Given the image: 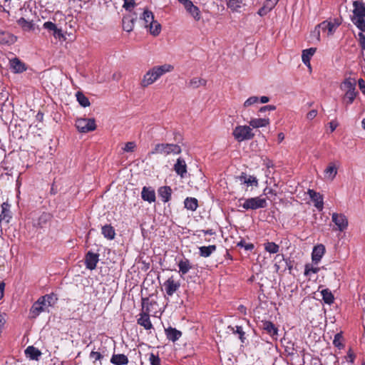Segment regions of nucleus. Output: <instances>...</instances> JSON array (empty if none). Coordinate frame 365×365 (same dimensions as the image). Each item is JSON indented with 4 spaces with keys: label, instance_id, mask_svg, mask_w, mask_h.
I'll return each mask as SVG.
<instances>
[{
    "label": "nucleus",
    "instance_id": "obj_19",
    "mask_svg": "<svg viewBox=\"0 0 365 365\" xmlns=\"http://www.w3.org/2000/svg\"><path fill=\"white\" fill-rule=\"evenodd\" d=\"M325 252V247L323 245L314 246L312 253V259L313 263L317 264Z\"/></svg>",
    "mask_w": 365,
    "mask_h": 365
},
{
    "label": "nucleus",
    "instance_id": "obj_45",
    "mask_svg": "<svg viewBox=\"0 0 365 365\" xmlns=\"http://www.w3.org/2000/svg\"><path fill=\"white\" fill-rule=\"evenodd\" d=\"M44 298V302H46L47 307L53 306L57 301V297L54 294H46L41 297Z\"/></svg>",
    "mask_w": 365,
    "mask_h": 365
},
{
    "label": "nucleus",
    "instance_id": "obj_15",
    "mask_svg": "<svg viewBox=\"0 0 365 365\" xmlns=\"http://www.w3.org/2000/svg\"><path fill=\"white\" fill-rule=\"evenodd\" d=\"M177 263L180 276L186 274L192 268L190 261L184 256L180 257Z\"/></svg>",
    "mask_w": 365,
    "mask_h": 365
},
{
    "label": "nucleus",
    "instance_id": "obj_41",
    "mask_svg": "<svg viewBox=\"0 0 365 365\" xmlns=\"http://www.w3.org/2000/svg\"><path fill=\"white\" fill-rule=\"evenodd\" d=\"M264 249L270 254H275L279 252V247L272 242H267L264 244Z\"/></svg>",
    "mask_w": 365,
    "mask_h": 365
},
{
    "label": "nucleus",
    "instance_id": "obj_63",
    "mask_svg": "<svg viewBox=\"0 0 365 365\" xmlns=\"http://www.w3.org/2000/svg\"><path fill=\"white\" fill-rule=\"evenodd\" d=\"M337 123L334 122V121H331L329 123V128H330V130H331V132H333L336 130V127H337Z\"/></svg>",
    "mask_w": 365,
    "mask_h": 365
},
{
    "label": "nucleus",
    "instance_id": "obj_24",
    "mask_svg": "<svg viewBox=\"0 0 365 365\" xmlns=\"http://www.w3.org/2000/svg\"><path fill=\"white\" fill-rule=\"evenodd\" d=\"M156 306H158L156 301L150 300L149 298L142 299V312L150 314L155 309Z\"/></svg>",
    "mask_w": 365,
    "mask_h": 365
},
{
    "label": "nucleus",
    "instance_id": "obj_6",
    "mask_svg": "<svg viewBox=\"0 0 365 365\" xmlns=\"http://www.w3.org/2000/svg\"><path fill=\"white\" fill-rule=\"evenodd\" d=\"M243 200L244 202L240 205L245 210H257L264 208L267 206V200L261 197H250L247 199L241 198L239 201Z\"/></svg>",
    "mask_w": 365,
    "mask_h": 365
},
{
    "label": "nucleus",
    "instance_id": "obj_30",
    "mask_svg": "<svg viewBox=\"0 0 365 365\" xmlns=\"http://www.w3.org/2000/svg\"><path fill=\"white\" fill-rule=\"evenodd\" d=\"M337 174V168L334 163H330L324 170V177L333 180Z\"/></svg>",
    "mask_w": 365,
    "mask_h": 365
},
{
    "label": "nucleus",
    "instance_id": "obj_56",
    "mask_svg": "<svg viewBox=\"0 0 365 365\" xmlns=\"http://www.w3.org/2000/svg\"><path fill=\"white\" fill-rule=\"evenodd\" d=\"M279 0H266L264 4V6L267 7L269 11H271L275 5L277 4Z\"/></svg>",
    "mask_w": 365,
    "mask_h": 365
},
{
    "label": "nucleus",
    "instance_id": "obj_53",
    "mask_svg": "<svg viewBox=\"0 0 365 365\" xmlns=\"http://www.w3.org/2000/svg\"><path fill=\"white\" fill-rule=\"evenodd\" d=\"M342 335L341 333H338L336 334L335 336H334V341H333V344L335 346L338 347V348H341L343 346L342 344H341V339H342Z\"/></svg>",
    "mask_w": 365,
    "mask_h": 365
},
{
    "label": "nucleus",
    "instance_id": "obj_46",
    "mask_svg": "<svg viewBox=\"0 0 365 365\" xmlns=\"http://www.w3.org/2000/svg\"><path fill=\"white\" fill-rule=\"evenodd\" d=\"M51 215L48 213L43 212L38 220V225L42 227L50 220Z\"/></svg>",
    "mask_w": 365,
    "mask_h": 365
},
{
    "label": "nucleus",
    "instance_id": "obj_62",
    "mask_svg": "<svg viewBox=\"0 0 365 365\" xmlns=\"http://www.w3.org/2000/svg\"><path fill=\"white\" fill-rule=\"evenodd\" d=\"M270 11L267 9V7L265 6H263L259 11H258V14L261 16H263L264 15H266L268 12H269Z\"/></svg>",
    "mask_w": 365,
    "mask_h": 365
},
{
    "label": "nucleus",
    "instance_id": "obj_17",
    "mask_svg": "<svg viewBox=\"0 0 365 365\" xmlns=\"http://www.w3.org/2000/svg\"><path fill=\"white\" fill-rule=\"evenodd\" d=\"M173 169L182 178H185L187 173L185 160L182 158H178L174 164Z\"/></svg>",
    "mask_w": 365,
    "mask_h": 365
},
{
    "label": "nucleus",
    "instance_id": "obj_7",
    "mask_svg": "<svg viewBox=\"0 0 365 365\" xmlns=\"http://www.w3.org/2000/svg\"><path fill=\"white\" fill-rule=\"evenodd\" d=\"M232 135L238 142L250 140L254 137V133L252 132V129L247 125L237 126L233 130Z\"/></svg>",
    "mask_w": 365,
    "mask_h": 365
},
{
    "label": "nucleus",
    "instance_id": "obj_48",
    "mask_svg": "<svg viewBox=\"0 0 365 365\" xmlns=\"http://www.w3.org/2000/svg\"><path fill=\"white\" fill-rule=\"evenodd\" d=\"M259 103V98L257 96H251L248 98L244 103L243 106L248 108Z\"/></svg>",
    "mask_w": 365,
    "mask_h": 365
},
{
    "label": "nucleus",
    "instance_id": "obj_60",
    "mask_svg": "<svg viewBox=\"0 0 365 365\" xmlns=\"http://www.w3.org/2000/svg\"><path fill=\"white\" fill-rule=\"evenodd\" d=\"M275 109H276V107L274 106L267 105V106L261 107L259 109V112L263 113V112H266L267 110H274Z\"/></svg>",
    "mask_w": 365,
    "mask_h": 365
},
{
    "label": "nucleus",
    "instance_id": "obj_33",
    "mask_svg": "<svg viewBox=\"0 0 365 365\" xmlns=\"http://www.w3.org/2000/svg\"><path fill=\"white\" fill-rule=\"evenodd\" d=\"M10 63L11 68L16 73H21L26 70L24 63L17 58L11 59Z\"/></svg>",
    "mask_w": 365,
    "mask_h": 365
},
{
    "label": "nucleus",
    "instance_id": "obj_14",
    "mask_svg": "<svg viewBox=\"0 0 365 365\" xmlns=\"http://www.w3.org/2000/svg\"><path fill=\"white\" fill-rule=\"evenodd\" d=\"M99 261V255L89 251L85 257V264L87 269L93 270L96 269Z\"/></svg>",
    "mask_w": 365,
    "mask_h": 365
},
{
    "label": "nucleus",
    "instance_id": "obj_51",
    "mask_svg": "<svg viewBox=\"0 0 365 365\" xmlns=\"http://www.w3.org/2000/svg\"><path fill=\"white\" fill-rule=\"evenodd\" d=\"M149 361L151 365H161L160 359L158 356L151 353L149 356Z\"/></svg>",
    "mask_w": 365,
    "mask_h": 365
},
{
    "label": "nucleus",
    "instance_id": "obj_36",
    "mask_svg": "<svg viewBox=\"0 0 365 365\" xmlns=\"http://www.w3.org/2000/svg\"><path fill=\"white\" fill-rule=\"evenodd\" d=\"M185 207L191 211H195L197 210L198 203L197 200L194 197H187L185 201Z\"/></svg>",
    "mask_w": 365,
    "mask_h": 365
},
{
    "label": "nucleus",
    "instance_id": "obj_40",
    "mask_svg": "<svg viewBox=\"0 0 365 365\" xmlns=\"http://www.w3.org/2000/svg\"><path fill=\"white\" fill-rule=\"evenodd\" d=\"M18 24L25 31H30L34 29V24L32 21L26 20L21 17L17 21Z\"/></svg>",
    "mask_w": 365,
    "mask_h": 365
},
{
    "label": "nucleus",
    "instance_id": "obj_13",
    "mask_svg": "<svg viewBox=\"0 0 365 365\" xmlns=\"http://www.w3.org/2000/svg\"><path fill=\"white\" fill-rule=\"evenodd\" d=\"M339 26V23L334 20V21H323L318 25V27L322 32L327 34L328 36H331L335 32Z\"/></svg>",
    "mask_w": 365,
    "mask_h": 365
},
{
    "label": "nucleus",
    "instance_id": "obj_25",
    "mask_svg": "<svg viewBox=\"0 0 365 365\" xmlns=\"http://www.w3.org/2000/svg\"><path fill=\"white\" fill-rule=\"evenodd\" d=\"M138 324L143 327L145 329L149 330L153 328V324L150 322L149 314L142 312L140 314V317L138 319Z\"/></svg>",
    "mask_w": 365,
    "mask_h": 365
},
{
    "label": "nucleus",
    "instance_id": "obj_5",
    "mask_svg": "<svg viewBox=\"0 0 365 365\" xmlns=\"http://www.w3.org/2000/svg\"><path fill=\"white\" fill-rule=\"evenodd\" d=\"M181 153L180 147L177 144L158 143L156 144L151 152L152 154H162L168 155L170 154H179Z\"/></svg>",
    "mask_w": 365,
    "mask_h": 365
},
{
    "label": "nucleus",
    "instance_id": "obj_12",
    "mask_svg": "<svg viewBox=\"0 0 365 365\" xmlns=\"http://www.w3.org/2000/svg\"><path fill=\"white\" fill-rule=\"evenodd\" d=\"M236 179L241 185H246L247 187H258V180L255 176L248 175L245 173H242L240 175L236 177Z\"/></svg>",
    "mask_w": 365,
    "mask_h": 365
},
{
    "label": "nucleus",
    "instance_id": "obj_61",
    "mask_svg": "<svg viewBox=\"0 0 365 365\" xmlns=\"http://www.w3.org/2000/svg\"><path fill=\"white\" fill-rule=\"evenodd\" d=\"M317 115V110H312L307 114V118L308 120H312Z\"/></svg>",
    "mask_w": 365,
    "mask_h": 365
},
{
    "label": "nucleus",
    "instance_id": "obj_9",
    "mask_svg": "<svg viewBox=\"0 0 365 365\" xmlns=\"http://www.w3.org/2000/svg\"><path fill=\"white\" fill-rule=\"evenodd\" d=\"M163 287L166 294L172 297L179 289L180 283L178 280H175L173 276H171L163 283Z\"/></svg>",
    "mask_w": 365,
    "mask_h": 365
},
{
    "label": "nucleus",
    "instance_id": "obj_27",
    "mask_svg": "<svg viewBox=\"0 0 365 365\" xmlns=\"http://www.w3.org/2000/svg\"><path fill=\"white\" fill-rule=\"evenodd\" d=\"M158 195L161 197L163 202H167L170 200L172 190L169 186H163L158 189Z\"/></svg>",
    "mask_w": 365,
    "mask_h": 365
},
{
    "label": "nucleus",
    "instance_id": "obj_39",
    "mask_svg": "<svg viewBox=\"0 0 365 365\" xmlns=\"http://www.w3.org/2000/svg\"><path fill=\"white\" fill-rule=\"evenodd\" d=\"M77 101L78 103L86 108L90 106V101L88 98L81 92L78 91L76 94Z\"/></svg>",
    "mask_w": 365,
    "mask_h": 365
},
{
    "label": "nucleus",
    "instance_id": "obj_59",
    "mask_svg": "<svg viewBox=\"0 0 365 365\" xmlns=\"http://www.w3.org/2000/svg\"><path fill=\"white\" fill-rule=\"evenodd\" d=\"M364 31H361L358 34L359 41L363 50L365 51V35L363 34Z\"/></svg>",
    "mask_w": 365,
    "mask_h": 365
},
{
    "label": "nucleus",
    "instance_id": "obj_34",
    "mask_svg": "<svg viewBox=\"0 0 365 365\" xmlns=\"http://www.w3.org/2000/svg\"><path fill=\"white\" fill-rule=\"evenodd\" d=\"M263 329L267 331L271 336H274L277 335L278 329L274 327L273 323L269 321H265L263 322Z\"/></svg>",
    "mask_w": 365,
    "mask_h": 365
},
{
    "label": "nucleus",
    "instance_id": "obj_16",
    "mask_svg": "<svg viewBox=\"0 0 365 365\" xmlns=\"http://www.w3.org/2000/svg\"><path fill=\"white\" fill-rule=\"evenodd\" d=\"M307 193L311 200L314 202L316 208L319 211L322 210L324 206L322 195L319 192H317L311 189L308 190Z\"/></svg>",
    "mask_w": 365,
    "mask_h": 365
},
{
    "label": "nucleus",
    "instance_id": "obj_54",
    "mask_svg": "<svg viewBox=\"0 0 365 365\" xmlns=\"http://www.w3.org/2000/svg\"><path fill=\"white\" fill-rule=\"evenodd\" d=\"M136 147V144L134 142H128L125 143L123 150L125 152H133Z\"/></svg>",
    "mask_w": 365,
    "mask_h": 365
},
{
    "label": "nucleus",
    "instance_id": "obj_3",
    "mask_svg": "<svg viewBox=\"0 0 365 365\" xmlns=\"http://www.w3.org/2000/svg\"><path fill=\"white\" fill-rule=\"evenodd\" d=\"M353 7L352 23L361 31H365V4L359 1H354Z\"/></svg>",
    "mask_w": 365,
    "mask_h": 365
},
{
    "label": "nucleus",
    "instance_id": "obj_18",
    "mask_svg": "<svg viewBox=\"0 0 365 365\" xmlns=\"http://www.w3.org/2000/svg\"><path fill=\"white\" fill-rule=\"evenodd\" d=\"M137 19V16L135 14L134 15H127L123 18L122 20V26L124 31L127 32H131L134 27V23Z\"/></svg>",
    "mask_w": 365,
    "mask_h": 365
},
{
    "label": "nucleus",
    "instance_id": "obj_43",
    "mask_svg": "<svg viewBox=\"0 0 365 365\" xmlns=\"http://www.w3.org/2000/svg\"><path fill=\"white\" fill-rule=\"evenodd\" d=\"M228 329H230L233 333L238 334L239 338L241 341V342L244 343L245 340V331L242 329V327L240 326H236L235 327H232L231 326L228 327Z\"/></svg>",
    "mask_w": 365,
    "mask_h": 365
},
{
    "label": "nucleus",
    "instance_id": "obj_50",
    "mask_svg": "<svg viewBox=\"0 0 365 365\" xmlns=\"http://www.w3.org/2000/svg\"><path fill=\"white\" fill-rule=\"evenodd\" d=\"M90 359H93V362L101 361L103 356L99 351H92L89 355Z\"/></svg>",
    "mask_w": 365,
    "mask_h": 365
},
{
    "label": "nucleus",
    "instance_id": "obj_20",
    "mask_svg": "<svg viewBox=\"0 0 365 365\" xmlns=\"http://www.w3.org/2000/svg\"><path fill=\"white\" fill-rule=\"evenodd\" d=\"M17 40L16 36L12 34L0 30V44L1 45H11L14 44Z\"/></svg>",
    "mask_w": 365,
    "mask_h": 365
},
{
    "label": "nucleus",
    "instance_id": "obj_26",
    "mask_svg": "<svg viewBox=\"0 0 365 365\" xmlns=\"http://www.w3.org/2000/svg\"><path fill=\"white\" fill-rule=\"evenodd\" d=\"M315 48H310L308 49L303 50L302 55V62L309 68L312 69L310 64V59L316 52Z\"/></svg>",
    "mask_w": 365,
    "mask_h": 365
},
{
    "label": "nucleus",
    "instance_id": "obj_23",
    "mask_svg": "<svg viewBox=\"0 0 365 365\" xmlns=\"http://www.w3.org/2000/svg\"><path fill=\"white\" fill-rule=\"evenodd\" d=\"M11 219L10 212V205L8 202H4L1 205V212L0 213V223L4 222L9 223Z\"/></svg>",
    "mask_w": 365,
    "mask_h": 365
},
{
    "label": "nucleus",
    "instance_id": "obj_21",
    "mask_svg": "<svg viewBox=\"0 0 365 365\" xmlns=\"http://www.w3.org/2000/svg\"><path fill=\"white\" fill-rule=\"evenodd\" d=\"M186 11L197 21H200L201 19V13L200 9L193 4L191 1L189 4L184 6Z\"/></svg>",
    "mask_w": 365,
    "mask_h": 365
},
{
    "label": "nucleus",
    "instance_id": "obj_22",
    "mask_svg": "<svg viewBox=\"0 0 365 365\" xmlns=\"http://www.w3.org/2000/svg\"><path fill=\"white\" fill-rule=\"evenodd\" d=\"M142 199L150 203L155 201V190L150 187H143L141 192Z\"/></svg>",
    "mask_w": 365,
    "mask_h": 365
},
{
    "label": "nucleus",
    "instance_id": "obj_42",
    "mask_svg": "<svg viewBox=\"0 0 365 365\" xmlns=\"http://www.w3.org/2000/svg\"><path fill=\"white\" fill-rule=\"evenodd\" d=\"M206 81L200 78H193L189 82V86L193 88H197L201 86H205Z\"/></svg>",
    "mask_w": 365,
    "mask_h": 365
},
{
    "label": "nucleus",
    "instance_id": "obj_10",
    "mask_svg": "<svg viewBox=\"0 0 365 365\" xmlns=\"http://www.w3.org/2000/svg\"><path fill=\"white\" fill-rule=\"evenodd\" d=\"M46 302H44V298L41 297L32 305L30 309V317L31 318H36L41 312L46 310L47 308Z\"/></svg>",
    "mask_w": 365,
    "mask_h": 365
},
{
    "label": "nucleus",
    "instance_id": "obj_31",
    "mask_svg": "<svg viewBox=\"0 0 365 365\" xmlns=\"http://www.w3.org/2000/svg\"><path fill=\"white\" fill-rule=\"evenodd\" d=\"M250 125L253 128L266 127L269 124V118H253L249 122Z\"/></svg>",
    "mask_w": 365,
    "mask_h": 365
},
{
    "label": "nucleus",
    "instance_id": "obj_57",
    "mask_svg": "<svg viewBox=\"0 0 365 365\" xmlns=\"http://www.w3.org/2000/svg\"><path fill=\"white\" fill-rule=\"evenodd\" d=\"M43 29H46L49 31H53L57 26L55 24H53L51 21H46L43 24Z\"/></svg>",
    "mask_w": 365,
    "mask_h": 365
},
{
    "label": "nucleus",
    "instance_id": "obj_8",
    "mask_svg": "<svg viewBox=\"0 0 365 365\" xmlns=\"http://www.w3.org/2000/svg\"><path fill=\"white\" fill-rule=\"evenodd\" d=\"M76 126L81 133H88L96 130V125L93 118H79L76 121Z\"/></svg>",
    "mask_w": 365,
    "mask_h": 365
},
{
    "label": "nucleus",
    "instance_id": "obj_38",
    "mask_svg": "<svg viewBox=\"0 0 365 365\" xmlns=\"http://www.w3.org/2000/svg\"><path fill=\"white\" fill-rule=\"evenodd\" d=\"M103 235L108 239L113 240L115 237V233L113 227L110 225H105L102 227Z\"/></svg>",
    "mask_w": 365,
    "mask_h": 365
},
{
    "label": "nucleus",
    "instance_id": "obj_35",
    "mask_svg": "<svg viewBox=\"0 0 365 365\" xmlns=\"http://www.w3.org/2000/svg\"><path fill=\"white\" fill-rule=\"evenodd\" d=\"M215 245L202 246L199 248L200 255L203 257H208L216 250Z\"/></svg>",
    "mask_w": 365,
    "mask_h": 365
},
{
    "label": "nucleus",
    "instance_id": "obj_28",
    "mask_svg": "<svg viewBox=\"0 0 365 365\" xmlns=\"http://www.w3.org/2000/svg\"><path fill=\"white\" fill-rule=\"evenodd\" d=\"M165 334L167 338L173 342L178 340L182 336V332L180 331L173 327H168L166 329Z\"/></svg>",
    "mask_w": 365,
    "mask_h": 365
},
{
    "label": "nucleus",
    "instance_id": "obj_49",
    "mask_svg": "<svg viewBox=\"0 0 365 365\" xmlns=\"http://www.w3.org/2000/svg\"><path fill=\"white\" fill-rule=\"evenodd\" d=\"M319 271V267H314L312 265L310 264H306L305 269H304V274L308 276L310 275L312 273L316 274Z\"/></svg>",
    "mask_w": 365,
    "mask_h": 365
},
{
    "label": "nucleus",
    "instance_id": "obj_52",
    "mask_svg": "<svg viewBox=\"0 0 365 365\" xmlns=\"http://www.w3.org/2000/svg\"><path fill=\"white\" fill-rule=\"evenodd\" d=\"M124 4L123 7L126 10L130 11L134 8L135 3L134 0H123Z\"/></svg>",
    "mask_w": 365,
    "mask_h": 365
},
{
    "label": "nucleus",
    "instance_id": "obj_4",
    "mask_svg": "<svg viewBox=\"0 0 365 365\" xmlns=\"http://www.w3.org/2000/svg\"><path fill=\"white\" fill-rule=\"evenodd\" d=\"M144 21L145 26L149 28L150 33L156 36L159 35L161 31V25L154 19L153 13L149 10H144L142 16L140 17Z\"/></svg>",
    "mask_w": 365,
    "mask_h": 365
},
{
    "label": "nucleus",
    "instance_id": "obj_32",
    "mask_svg": "<svg viewBox=\"0 0 365 365\" xmlns=\"http://www.w3.org/2000/svg\"><path fill=\"white\" fill-rule=\"evenodd\" d=\"M25 354L27 357L32 360H38L41 355V352L33 346H28L25 350Z\"/></svg>",
    "mask_w": 365,
    "mask_h": 365
},
{
    "label": "nucleus",
    "instance_id": "obj_55",
    "mask_svg": "<svg viewBox=\"0 0 365 365\" xmlns=\"http://www.w3.org/2000/svg\"><path fill=\"white\" fill-rule=\"evenodd\" d=\"M237 246L244 247L246 250H252L254 249V245L252 243H246L245 241L241 240L237 243Z\"/></svg>",
    "mask_w": 365,
    "mask_h": 365
},
{
    "label": "nucleus",
    "instance_id": "obj_29",
    "mask_svg": "<svg viewBox=\"0 0 365 365\" xmlns=\"http://www.w3.org/2000/svg\"><path fill=\"white\" fill-rule=\"evenodd\" d=\"M110 362L114 365H125L128 364V359L123 354H113Z\"/></svg>",
    "mask_w": 365,
    "mask_h": 365
},
{
    "label": "nucleus",
    "instance_id": "obj_37",
    "mask_svg": "<svg viewBox=\"0 0 365 365\" xmlns=\"http://www.w3.org/2000/svg\"><path fill=\"white\" fill-rule=\"evenodd\" d=\"M322 299L327 304H331L334 302V297L331 292L329 289H322L321 292Z\"/></svg>",
    "mask_w": 365,
    "mask_h": 365
},
{
    "label": "nucleus",
    "instance_id": "obj_1",
    "mask_svg": "<svg viewBox=\"0 0 365 365\" xmlns=\"http://www.w3.org/2000/svg\"><path fill=\"white\" fill-rule=\"evenodd\" d=\"M173 69L174 66L168 63L153 66L143 76L140 82V86L143 88L148 87L155 83L164 74L173 71Z\"/></svg>",
    "mask_w": 365,
    "mask_h": 365
},
{
    "label": "nucleus",
    "instance_id": "obj_44",
    "mask_svg": "<svg viewBox=\"0 0 365 365\" xmlns=\"http://www.w3.org/2000/svg\"><path fill=\"white\" fill-rule=\"evenodd\" d=\"M284 346V351L288 356H294L296 353V349L294 348V344L289 341L286 343Z\"/></svg>",
    "mask_w": 365,
    "mask_h": 365
},
{
    "label": "nucleus",
    "instance_id": "obj_11",
    "mask_svg": "<svg viewBox=\"0 0 365 365\" xmlns=\"http://www.w3.org/2000/svg\"><path fill=\"white\" fill-rule=\"evenodd\" d=\"M331 220L337 227V230L341 232L344 231L348 227V220L343 214L333 213Z\"/></svg>",
    "mask_w": 365,
    "mask_h": 365
},
{
    "label": "nucleus",
    "instance_id": "obj_2",
    "mask_svg": "<svg viewBox=\"0 0 365 365\" xmlns=\"http://www.w3.org/2000/svg\"><path fill=\"white\" fill-rule=\"evenodd\" d=\"M356 81L352 78H346L340 85V89L344 92V101L346 105L353 103L359 92L356 89Z\"/></svg>",
    "mask_w": 365,
    "mask_h": 365
},
{
    "label": "nucleus",
    "instance_id": "obj_58",
    "mask_svg": "<svg viewBox=\"0 0 365 365\" xmlns=\"http://www.w3.org/2000/svg\"><path fill=\"white\" fill-rule=\"evenodd\" d=\"M53 35L56 38H65L62 30L58 28H56L53 31Z\"/></svg>",
    "mask_w": 365,
    "mask_h": 365
},
{
    "label": "nucleus",
    "instance_id": "obj_64",
    "mask_svg": "<svg viewBox=\"0 0 365 365\" xmlns=\"http://www.w3.org/2000/svg\"><path fill=\"white\" fill-rule=\"evenodd\" d=\"M269 98L267 96H262V97L259 98V102H260L261 103H266L269 102Z\"/></svg>",
    "mask_w": 365,
    "mask_h": 365
},
{
    "label": "nucleus",
    "instance_id": "obj_47",
    "mask_svg": "<svg viewBox=\"0 0 365 365\" xmlns=\"http://www.w3.org/2000/svg\"><path fill=\"white\" fill-rule=\"evenodd\" d=\"M227 5L232 11H237L241 7V2L239 0H227Z\"/></svg>",
    "mask_w": 365,
    "mask_h": 365
}]
</instances>
